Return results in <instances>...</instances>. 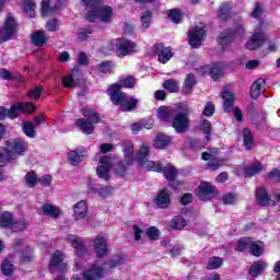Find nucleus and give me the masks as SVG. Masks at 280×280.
Returning a JSON list of instances; mask_svg holds the SVG:
<instances>
[{
	"label": "nucleus",
	"mask_w": 280,
	"mask_h": 280,
	"mask_svg": "<svg viewBox=\"0 0 280 280\" xmlns=\"http://www.w3.org/2000/svg\"><path fill=\"white\" fill-rule=\"evenodd\" d=\"M261 14H264V9H261L259 4H256L255 9L250 13V16H253V19H261Z\"/></svg>",
	"instance_id": "774afa93"
},
{
	"label": "nucleus",
	"mask_w": 280,
	"mask_h": 280,
	"mask_svg": "<svg viewBox=\"0 0 280 280\" xmlns=\"http://www.w3.org/2000/svg\"><path fill=\"white\" fill-rule=\"evenodd\" d=\"M46 32H58L60 30V20L57 18H50L45 24Z\"/></svg>",
	"instance_id": "58836bf2"
},
{
	"label": "nucleus",
	"mask_w": 280,
	"mask_h": 280,
	"mask_svg": "<svg viewBox=\"0 0 280 280\" xmlns=\"http://www.w3.org/2000/svg\"><path fill=\"white\" fill-rule=\"evenodd\" d=\"M158 119L164 124H170L172 117H174V108L167 106H161L156 112Z\"/></svg>",
	"instance_id": "393cba45"
},
{
	"label": "nucleus",
	"mask_w": 280,
	"mask_h": 280,
	"mask_svg": "<svg viewBox=\"0 0 280 280\" xmlns=\"http://www.w3.org/2000/svg\"><path fill=\"white\" fill-rule=\"evenodd\" d=\"M115 47L118 58L130 56V54H135L137 51V44L126 38H118L115 43Z\"/></svg>",
	"instance_id": "6e6552de"
},
{
	"label": "nucleus",
	"mask_w": 280,
	"mask_h": 280,
	"mask_svg": "<svg viewBox=\"0 0 280 280\" xmlns=\"http://www.w3.org/2000/svg\"><path fill=\"white\" fill-rule=\"evenodd\" d=\"M171 226L180 231V229H185V226H187V220L180 215H177L172 219Z\"/></svg>",
	"instance_id": "c03bdc74"
},
{
	"label": "nucleus",
	"mask_w": 280,
	"mask_h": 280,
	"mask_svg": "<svg viewBox=\"0 0 280 280\" xmlns=\"http://www.w3.org/2000/svg\"><path fill=\"white\" fill-rule=\"evenodd\" d=\"M34 128H35L34 124L30 121L23 122L22 130L24 135H26L30 139L36 138V129Z\"/></svg>",
	"instance_id": "ea45409f"
},
{
	"label": "nucleus",
	"mask_w": 280,
	"mask_h": 280,
	"mask_svg": "<svg viewBox=\"0 0 280 280\" xmlns=\"http://www.w3.org/2000/svg\"><path fill=\"white\" fill-rule=\"evenodd\" d=\"M147 235L149 240H159V229H156L155 226L149 228L147 230Z\"/></svg>",
	"instance_id": "0e129e2a"
},
{
	"label": "nucleus",
	"mask_w": 280,
	"mask_h": 280,
	"mask_svg": "<svg viewBox=\"0 0 280 280\" xmlns=\"http://www.w3.org/2000/svg\"><path fill=\"white\" fill-rule=\"evenodd\" d=\"M148 156H150V145L143 143L138 152V163H140V165L144 167V170H148L149 172H159V170H161V162L150 161L148 160Z\"/></svg>",
	"instance_id": "423d86ee"
},
{
	"label": "nucleus",
	"mask_w": 280,
	"mask_h": 280,
	"mask_svg": "<svg viewBox=\"0 0 280 280\" xmlns=\"http://www.w3.org/2000/svg\"><path fill=\"white\" fill-rule=\"evenodd\" d=\"M42 211L44 215H49V218H59L60 217V209L56 206H51L49 203H46L42 206Z\"/></svg>",
	"instance_id": "c9c22d12"
},
{
	"label": "nucleus",
	"mask_w": 280,
	"mask_h": 280,
	"mask_svg": "<svg viewBox=\"0 0 280 280\" xmlns=\"http://www.w3.org/2000/svg\"><path fill=\"white\" fill-rule=\"evenodd\" d=\"M42 93H43V89L35 88L28 92V96L31 97V100H38V97H40Z\"/></svg>",
	"instance_id": "338daca9"
},
{
	"label": "nucleus",
	"mask_w": 280,
	"mask_h": 280,
	"mask_svg": "<svg viewBox=\"0 0 280 280\" xmlns=\"http://www.w3.org/2000/svg\"><path fill=\"white\" fill-rule=\"evenodd\" d=\"M264 170V165L259 162L252 164L245 170L246 176L253 177Z\"/></svg>",
	"instance_id": "a19ab883"
},
{
	"label": "nucleus",
	"mask_w": 280,
	"mask_h": 280,
	"mask_svg": "<svg viewBox=\"0 0 280 280\" xmlns=\"http://www.w3.org/2000/svg\"><path fill=\"white\" fill-rule=\"evenodd\" d=\"M7 148L0 147V167H5L8 163L16 161L19 156H23L27 152L30 144L27 141L15 138L5 142Z\"/></svg>",
	"instance_id": "f03ea898"
},
{
	"label": "nucleus",
	"mask_w": 280,
	"mask_h": 280,
	"mask_svg": "<svg viewBox=\"0 0 280 280\" xmlns=\"http://www.w3.org/2000/svg\"><path fill=\"white\" fill-rule=\"evenodd\" d=\"M153 54L159 56V62H162V65H165V62L172 60V57L174 56L172 54V48L165 47L163 44H156L153 46Z\"/></svg>",
	"instance_id": "a211bd4d"
},
{
	"label": "nucleus",
	"mask_w": 280,
	"mask_h": 280,
	"mask_svg": "<svg viewBox=\"0 0 280 280\" xmlns=\"http://www.w3.org/2000/svg\"><path fill=\"white\" fill-rule=\"evenodd\" d=\"M19 113H24L25 115L34 113V104L16 103L12 105L8 112H5V117H9V119H16V117H19Z\"/></svg>",
	"instance_id": "9d476101"
},
{
	"label": "nucleus",
	"mask_w": 280,
	"mask_h": 280,
	"mask_svg": "<svg viewBox=\"0 0 280 280\" xmlns=\"http://www.w3.org/2000/svg\"><path fill=\"white\" fill-rule=\"evenodd\" d=\"M213 113H215V105H213V103L211 102L206 103L203 108V115L206 117H212Z\"/></svg>",
	"instance_id": "680f3d73"
},
{
	"label": "nucleus",
	"mask_w": 280,
	"mask_h": 280,
	"mask_svg": "<svg viewBox=\"0 0 280 280\" xmlns=\"http://www.w3.org/2000/svg\"><path fill=\"white\" fill-rule=\"evenodd\" d=\"M49 3H51V0H43L42 1V14L43 16H47V14H56V10L60 8V4L56 7H51Z\"/></svg>",
	"instance_id": "4c0bfd02"
},
{
	"label": "nucleus",
	"mask_w": 280,
	"mask_h": 280,
	"mask_svg": "<svg viewBox=\"0 0 280 280\" xmlns=\"http://www.w3.org/2000/svg\"><path fill=\"white\" fill-rule=\"evenodd\" d=\"M50 272L55 270H60V272H65L67 270V262H65V254L60 250H57L52 254L50 258L49 265Z\"/></svg>",
	"instance_id": "4468645a"
},
{
	"label": "nucleus",
	"mask_w": 280,
	"mask_h": 280,
	"mask_svg": "<svg viewBox=\"0 0 280 280\" xmlns=\"http://www.w3.org/2000/svg\"><path fill=\"white\" fill-rule=\"evenodd\" d=\"M172 126L177 132H186L189 128V116L185 113L177 114L173 118Z\"/></svg>",
	"instance_id": "f3484780"
},
{
	"label": "nucleus",
	"mask_w": 280,
	"mask_h": 280,
	"mask_svg": "<svg viewBox=\"0 0 280 280\" xmlns=\"http://www.w3.org/2000/svg\"><path fill=\"white\" fill-rule=\"evenodd\" d=\"M0 226L2 229H14V217L10 212H3L0 214Z\"/></svg>",
	"instance_id": "2f4dec72"
},
{
	"label": "nucleus",
	"mask_w": 280,
	"mask_h": 280,
	"mask_svg": "<svg viewBox=\"0 0 280 280\" xmlns=\"http://www.w3.org/2000/svg\"><path fill=\"white\" fill-rule=\"evenodd\" d=\"M94 191L101 196V198H108V196H113L115 189L112 186H100L95 188Z\"/></svg>",
	"instance_id": "79ce46f5"
},
{
	"label": "nucleus",
	"mask_w": 280,
	"mask_h": 280,
	"mask_svg": "<svg viewBox=\"0 0 280 280\" xmlns=\"http://www.w3.org/2000/svg\"><path fill=\"white\" fill-rule=\"evenodd\" d=\"M171 202L170 190H167V188L160 190L155 199V205L159 207V209H167Z\"/></svg>",
	"instance_id": "5701e85b"
},
{
	"label": "nucleus",
	"mask_w": 280,
	"mask_h": 280,
	"mask_svg": "<svg viewBox=\"0 0 280 280\" xmlns=\"http://www.w3.org/2000/svg\"><path fill=\"white\" fill-rule=\"evenodd\" d=\"M201 156L203 161H209L208 170H211L212 172L220 170V167L224 165V161L213 158V153L211 152H203Z\"/></svg>",
	"instance_id": "4be33fe9"
},
{
	"label": "nucleus",
	"mask_w": 280,
	"mask_h": 280,
	"mask_svg": "<svg viewBox=\"0 0 280 280\" xmlns=\"http://www.w3.org/2000/svg\"><path fill=\"white\" fill-rule=\"evenodd\" d=\"M223 109L225 113H231L233 110V103L235 102V95L230 90H225L222 93Z\"/></svg>",
	"instance_id": "bb28decb"
},
{
	"label": "nucleus",
	"mask_w": 280,
	"mask_h": 280,
	"mask_svg": "<svg viewBox=\"0 0 280 280\" xmlns=\"http://www.w3.org/2000/svg\"><path fill=\"white\" fill-rule=\"evenodd\" d=\"M94 253L97 257H106L108 255V241L102 235H97L93 241Z\"/></svg>",
	"instance_id": "dca6fc26"
},
{
	"label": "nucleus",
	"mask_w": 280,
	"mask_h": 280,
	"mask_svg": "<svg viewBox=\"0 0 280 280\" xmlns=\"http://www.w3.org/2000/svg\"><path fill=\"white\" fill-rule=\"evenodd\" d=\"M153 172H161L166 180H170V187L176 189L180 183L176 182V176H178V171L172 164H166L165 166L161 163L159 171Z\"/></svg>",
	"instance_id": "9b49d317"
},
{
	"label": "nucleus",
	"mask_w": 280,
	"mask_h": 280,
	"mask_svg": "<svg viewBox=\"0 0 280 280\" xmlns=\"http://www.w3.org/2000/svg\"><path fill=\"white\" fill-rule=\"evenodd\" d=\"M82 115L85 118H81L75 121L78 128H80L85 135H93L95 124H100V114L85 107L82 109Z\"/></svg>",
	"instance_id": "39448f33"
},
{
	"label": "nucleus",
	"mask_w": 280,
	"mask_h": 280,
	"mask_svg": "<svg viewBox=\"0 0 280 280\" xmlns=\"http://www.w3.org/2000/svg\"><path fill=\"white\" fill-rule=\"evenodd\" d=\"M265 40L266 35L261 33L260 28H256L252 35V38L247 42L246 47L253 51L254 49L261 47Z\"/></svg>",
	"instance_id": "6ab92c4d"
},
{
	"label": "nucleus",
	"mask_w": 280,
	"mask_h": 280,
	"mask_svg": "<svg viewBox=\"0 0 280 280\" xmlns=\"http://www.w3.org/2000/svg\"><path fill=\"white\" fill-rule=\"evenodd\" d=\"M223 205H235L237 202V195L226 194L222 197Z\"/></svg>",
	"instance_id": "052dcab7"
},
{
	"label": "nucleus",
	"mask_w": 280,
	"mask_h": 280,
	"mask_svg": "<svg viewBox=\"0 0 280 280\" xmlns=\"http://www.w3.org/2000/svg\"><path fill=\"white\" fill-rule=\"evenodd\" d=\"M135 84H137V81L132 77H127L120 80L119 83L113 84L108 89L110 101L116 106H120L124 113L135 110V108H137V104H139V101L135 97L129 98L128 94L121 92V86H125V89H135Z\"/></svg>",
	"instance_id": "f257e3e1"
},
{
	"label": "nucleus",
	"mask_w": 280,
	"mask_h": 280,
	"mask_svg": "<svg viewBox=\"0 0 280 280\" xmlns=\"http://www.w3.org/2000/svg\"><path fill=\"white\" fill-rule=\"evenodd\" d=\"M1 272L5 276V277H11V275H14V265H12V262H10V260L4 259L1 266Z\"/></svg>",
	"instance_id": "a18cd8bd"
},
{
	"label": "nucleus",
	"mask_w": 280,
	"mask_h": 280,
	"mask_svg": "<svg viewBox=\"0 0 280 280\" xmlns=\"http://www.w3.org/2000/svg\"><path fill=\"white\" fill-rule=\"evenodd\" d=\"M31 40L35 47H45L47 45V35L45 31L39 30L32 34Z\"/></svg>",
	"instance_id": "cd10ccee"
},
{
	"label": "nucleus",
	"mask_w": 280,
	"mask_h": 280,
	"mask_svg": "<svg viewBox=\"0 0 280 280\" xmlns=\"http://www.w3.org/2000/svg\"><path fill=\"white\" fill-rule=\"evenodd\" d=\"M130 160H127L126 162H119L118 166L116 168V172L118 174V176H125L126 172H128V165H130Z\"/></svg>",
	"instance_id": "4d7b16f0"
},
{
	"label": "nucleus",
	"mask_w": 280,
	"mask_h": 280,
	"mask_svg": "<svg viewBox=\"0 0 280 280\" xmlns=\"http://www.w3.org/2000/svg\"><path fill=\"white\" fill-rule=\"evenodd\" d=\"M200 130L203 135H211V121L203 119L200 125Z\"/></svg>",
	"instance_id": "e2e57ef3"
},
{
	"label": "nucleus",
	"mask_w": 280,
	"mask_h": 280,
	"mask_svg": "<svg viewBox=\"0 0 280 280\" xmlns=\"http://www.w3.org/2000/svg\"><path fill=\"white\" fill-rule=\"evenodd\" d=\"M243 141L246 150H250L253 148V133L248 129L243 130Z\"/></svg>",
	"instance_id": "49530a36"
},
{
	"label": "nucleus",
	"mask_w": 280,
	"mask_h": 280,
	"mask_svg": "<svg viewBox=\"0 0 280 280\" xmlns=\"http://www.w3.org/2000/svg\"><path fill=\"white\" fill-rule=\"evenodd\" d=\"M90 34H93V28H91V26H86L85 28H80L78 32V38L79 40H86Z\"/></svg>",
	"instance_id": "13d9d810"
},
{
	"label": "nucleus",
	"mask_w": 280,
	"mask_h": 280,
	"mask_svg": "<svg viewBox=\"0 0 280 280\" xmlns=\"http://www.w3.org/2000/svg\"><path fill=\"white\" fill-rule=\"evenodd\" d=\"M163 88L165 91H170V93H178V83L174 80L164 81Z\"/></svg>",
	"instance_id": "3c124183"
},
{
	"label": "nucleus",
	"mask_w": 280,
	"mask_h": 280,
	"mask_svg": "<svg viewBox=\"0 0 280 280\" xmlns=\"http://www.w3.org/2000/svg\"><path fill=\"white\" fill-rule=\"evenodd\" d=\"M242 34H244V27L242 26H238L236 31L225 30L219 35L218 43L221 45V47H229V45L233 43L235 36Z\"/></svg>",
	"instance_id": "ddd939ff"
},
{
	"label": "nucleus",
	"mask_w": 280,
	"mask_h": 280,
	"mask_svg": "<svg viewBox=\"0 0 280 280\" xmlns=\"http://www.w3.org/2000/svg\"><path fill=\"white\" fill-rule=\"evenodd\" d=\"M267 266H268V264H266V261H264V260H258V261L253 262L249 267V276L254 277V278L259 277V275H261V272H264V270H266Z\"/></svg>",
	"instance_id": "c85d7f7f"
},
{
	"label": "nucleus",
	"mask_w": 280,
	"mask_h": 280,
	"mask_svg": "<svg viewBox=\"0 0 280 280\" xmlns=\"http://www.w3.org/2000/svg\"><path fill=\"white\" fill-rule=\"evenodd\" d=\"M213 189H214L213 185H211L208 182H202L199 185V191L202 196H208V194H213Z\"/></svg>",
	"instance_id": "603ef678"
},
{
	"label": "nucleus",
	"mask_w": 280,
	"mask_h": 280,
	"mask_svg": "<svg viewBox=\"0 0 280 280\" xmlns=\"http://www.w3.org/2000/svg\"><path fill=\"white\" fill-rule=\"evenodd\" d=\"M266 85V81L264 79H258L250 86V96L253 100H257L259 95H261V89Z\"/></svg>",
	"instance_id": "473e14b6"
},
{
	"label": "nucleus",
	"mask_w": 280,
	"mask_h": 280,
	"mask_svg": "<svg viewBox=\"0 0 280 280\" xmlns=\"http://www.w3.org/2000/svg\"><path fill=\"white\" fill-rule=\"evenodd\" d=\"M73 211L74 220H84V217L88 215L89 213V207L86 206V201L81 200L78 203H75L73 207Z\"/></svg>",
	"instance_id": "a878e982"
},
{
	"label": "nucleus",
	"mask_w": 280,
	"mask_h": 280,
	"mask_svg": "<svg viewBox=\"0 0 280 280\" xmlns=\"http://www.w3.org/2000/svg\"><path fill=\"white\" fill-rule=\"evenodd\" d=\"M23 9L30 19H34L36 16V3L32 0H24L23 2Z\"/></svg>",
	"instance_id": "e433bc0d"
},
{
	"label": "nucleus",
	"mask_w": 280,
	"mask_h": 280,
	"mask_svg": "<svg viewBox=\"0 0 280 280\" xmlns=\"http://www.w3.org/2000/svg\"><path fill=\"white\" fill-rule=\"evenodd\" d=\"M86 21L95 23L97 19L101 23H110L113 21V8L104 4V1H100L93 9L88 11Z\"/></svg>",
	"instance_id": "20e7f679"
},
{
	"label": "nucleus",
	"mask_w": 280,
	"mask_h": 280,
	"mask_svg": "<svg viewBox=\"0 0 280 280\" xmlns=\"http://www.w3.org/2000/svg\"><path fill=\"white\" fill-rule=\"evenodd\" d=\"M141 26L144 30H148L150 27V23H152V12L151 11H144L140 18Z\"/></svg>",
	"instance_id": "09e8293b"
},
{
	"label": "nucleus",
	"mask_w": 280,
	"mask_h": 280,
	"mask_svg": "<svg viewBox=\"0 0 280 280\" xmlns=\"http://www.w3.org/2000/svg\"><path fill=\"white\" fill-rule=\"evenodd\" d=\"M126 257L122 255L114 256L108 264H93L85 271H83V280H101L106 277V268H119L126 264Z\"/></svg>",
	"instance_id": "7ed1b4c3"
},
{
	"label": "nucleus",
	"mask_w": 280,
	"mask_h": 280,
	"mask_svg": "<svg viewBox=\"0 0 280 280\" xmlns=\"http://www.w3.org/2000/svg\"><path fill=\"white\" fill-rule=\"evenodd\" d=\"M14 32H16V20L9 14L4 21L3 27L0 30V45L12 40Z\"/></svg>",
	"instance_id": "1a4fd4ad"
},
{
	"label": "nucleus",
	"mask_w": 280,
	"mask_h": 280,
	"mask_svg": "<svg viewBox=\"0 0 280 280\" xmlns=\"http://www.w3.org/2000/svg\"><path fill=\"white\" fill-rule=\"evenodd\" d=\"M222 264H224V260L221 257H212L208 260V270H218Z\"/></svg>",
	"instance_id": "de8ad7c7"
},
{
	"label": "nucleus",
	"mask_w": 280,
	"mask_h": 280,
	"mask_svg": "<svg viewBox=\"0 0 280 280\" xmlns=\"http://www.w3.org/2000/svg\"><path fill=\"white\" fill-rule=\"evenodd\" d=\"M198 71L203 75L208 73L212 78V80H220L222 75V66L220 65L203 66L199 68Z\"/></svg>",
	"instance_id": "412c9836"
},
{
	"label": "nucleus",
	"mask_w": 280,
	"mask_h": 280,
	"mask_svg": "<svg viewBox=\"0 0 280 280\" xmlns=\"http://www.w3.org/2000/svg\"><path fill=\"white\" fill-rule=\"evenodd\" d=\"M172 143V137L166 136L165 133H159L154 141V147L158 150H165Z\"/></svg>",
	"instance_id": "c756f323"
},
{
	"label": "nucleus",
	"mask_w": 280,
	"mask_h": 280,
	"mask_svg": "<svg viewBox=\"0 0 280 280\" xmlns=\"http://www.w3.org/2000/svg\"><path fill=\"white\" fill-rule=\"evenodd\" d=\"M256 201L260 207H273L275 201L270 199L268 190L266 188L256 189Z\"/></svg>",
	"instance_id": "aec40b11"
},
{
	"label": "nucleus",
	"mask_w": 280,
	"mask_h": 280,
	"mask_svg": "<svg viewBox=\"0 0 280 280\" xmlns=\"http://www.w3.org/2000/svg\"><path fill=\"white\" fill-rule=\"evenodd\" d=\"M168 18L173 23L178 24L180 21H183V13H180V10L178 9H173L170 11Z\"/></svg>",
	"instance_id": "864d4df0"
},
{
	"label": "nucleus",
	"mask_w": 280,
	"mask_h": 280,
	"mask_svg": "<svg viewBox=\"0 0 280 280\" xmlns=\"http://www.w3.org/2000/svg\"><path fill=\"white\" fill-rule=\"evenodd\" d=\"M25 229H27V221L25 219H22L18 222L13 221V229H11V231L13 233H19V231H25Z\"/></svg>",
	"instance_id": "5fc2aeb1"
},
{
	"label": "nucleus",
	"mask_w": 280,
	"mask_h": 280,
	"mask_svg": "<svg viewBox=\"0 0 280 280\" xmlns=\"http://www.w3.org/2000/svg\"><path fill=\"white\" fill-rule=\"evenodd\" d=\"M25 180L28 187H36V183H38V177L36 176V173L28 172L25 176Z\"/></svg>",
	"instance_id": "6e6d98bb"
},
{
	"label": "nucleus",
	"mask_w": 280,
	"mask_h": 280,
	"mask_svg": "<svg viewBox=\"0 0 280 280\" xmlns=\"http://www.w3.org/2000/svg\"><path fill=\"white\" fill-rule=\"evenodd\" d=\"M194 86H196V77H194L192 73L187 74L184 86H183V93L184 95H189L191 91H194Z\"/></svg>",
	"instance_id": "f704fd0d"
},
{
	"label": "nucleus",
	"mask_w": 280,
	"mask_h": 280,
	"mask_svg": "<svg viewBox=\"0 0 280 280\" xmlns=\"http://www.w3.org/2000/svg\"><path fill=\"white\" fill-rule=\"evenodd\" d=\"M132 154H135V145L132 142H125L124 155L127 161L132 162Z\"/></svg>",
	"instance_id": "8fccbe9b"
},
{
	"label": "nucleus",
	"mask_w": 280,
	"mask_h": 280,
	"mask_svg": "<svg viewBox=\"0 0 280 280\" xmlns=\"http://www.w3.org/2000/svg\"><path fill=\"white\" fill-rule=\"evenodd\" d=\"M114 68L115 63H113L112 61H103L101 65H98V71L101 73H108Z\"/></svg>",
	"instance_id": "bf43d9fd"
},
{
	"label": "nucleus",
	"mask_w": 280,
	"mask_h": 280,
	"mask_svg": "<svg viewBox=\"0 0 280 280\" xmlns=\"http://www.w3.org/2000/svg\"><path fill=\"white\" fill-rule=\"evenodd\" d=\"M66 241L74 248V253L78 255V257H84V255H86V246L84 245L82 237L74 234H69L66 237Z\"/></svg>",
	"instance_id": "2eb2a0df"
},
{
	"label": "nucleus",
	"mask_w": 280,
	"mask_h": 280,
	"mask_svg": "<svg viewBox=\"0 0 280 280\" xmlns=\"http://www.w3.org/2000/svg\"><path fill=\"white\" fill-rule=\"evenodd\" d=\"M264 242L261 241H250L249 243V253L254 255V257H261L264 255Z\"/></svg>",
	"instance_id": "7c9ffc66"
},
{
	"label": "nucleus",
	"mask_w": 280,
	"mask_h": 280,
	"mask_svg": "<svg viewBox=\"0 0 280 280\" xmlns=\"http://www.w3.org/2000/svg\"><path fill=\"white\" fill-rule=\"evenodd\" d=\"M218 19L220 21H228V19H231V4L228 2L221 3L219 10H218Z\"/></svg>",
	"instance_id": "72a5a7b5"
},
{
	"label": "nucleus",
	"mask_w": 280,
	"mask_h": 280,
	"mask_svg": "<svg viewBox=\"0 0 280 280\" xmlns=\"http://www.w3.org/2000/svg\"><path fill=\"white\" fill-rule=\"evenodd\" d=\"M207 36V30L203 23L196 24L191 31L188 32V43L194 49H198L202 45Z\"/></svg>",
	"instance_id": "0eeeda50"
},
{
	"label": "nucleus",
	"mask_w": 280,
	"mask_h": 280,
	"mask_svg": "<svg viewBox=\"0 0 280 280\" xmlns=\"http://www.w3.org/2000/svg\"><path fill=\"white\" fill-rule=\"evenodd\" d=\"M110 167H113V162L110 161L109 156H102L100 159V165L96 168V174L98 178L102 180H110Z\"/></svg>",
	"instance_id": "f8f14e48"
},
{
	"label": "nucleus",
	"mask_w": 280,
	"mask_h": 280,
	"mask_svg": "<svg viewBox=\"0 0 280 280\" xmlns=\"http://www.w3.org/2000/svg\"><path fill=\"white\" fill-rule=\"evenodd\" d=\"M85 156H86V149L79 148L68 153V161L71 163V165H78L79 163H81L82 159H84Z\"/></svg>",
	"instance_id": "b1692460"
},
{
	"label": "nucleus",
	"mask_w": 280,
	"mask_h": 280,
	"mask_svg": "<svg viewBox=\"0 0 280 280\" xmlns=\"http://www.w3.org/2000/svg\"><path fill=\"white\" fill-rule=\"evenodd\" d=\"M250 241H252L250 237L240 238L237 241L235 250H237L238 253H244V250H246L247 248H250Z\"/></svg>",
	"instance_id": "37998d69"
},
{
	"label": "nucleus",
	"mask_w": 280,
	"mask_h": 280,
	"mask_svg": "<svg viewBox=\"0 0 280 280\" xmlns=\"http://www.w3.org/2000/svg\"><path fill=\"white\" fill-rule=\"evenodd\" d=\"M62 84H63V86H68V88L75 86V80H73V75L68 74V75L63 77Z\"/></svg>",
	"instance_id": "69168bd1"
}]
</instances>
